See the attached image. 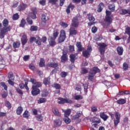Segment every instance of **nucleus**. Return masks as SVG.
<instances>
[{
	"mask_svg": "<svg viewBox=\"0 0 130 130\" xmlns=\"http://www.w3.org/2000/svg\"><path fill=\"white\" fill-rule=\"evenodd\" d=\"M100 69H99L98 67H93L89 71L88 76V80H89V81H90L91 82H93V81H94V77H95V75H96L97 73H100Z\"/></svg>",
	"mask_w": 130,
	"mask_h": 130,
	"instance_id": "f257e3e1",
	"label": "nucleus"
},
{
	"mask_svg": "<svg viewBox=\"0 0 130 130\" xmlns=\"http://www.w3.org/2000/svg\"><path fill=\"white\" fill-rule=\"evenodd\" d=\"M3 24L0 23V38L1 39H3V38H5V36L6 34L8 32L11 31L12 27L10 25H9L7 27H3Z\"/></svg>",
	"mask_w": 130,
	"mask_h": 130,
	"instance_id": "f03ea898",
	"label": "nucleus"
},
{
	"mask_svg": "<svg viewBox=\"0 0 130 130\" xmlns=\"http://www.w3.org/2000/svg\"><path fill=\"white\" fill-rule=\"evenodd\" d=\"M67 38V35L66 34V31L63 29H61L60 31V35L58 39V43H62L64 42V40Z\"/></svg>",
	"mask_w": 130,
	"mask_h": 130,
	"instance_id": "7ed1b4c3",
	"label": "nucleus"
},
{
	"mask_svg": "<svg viewBox=\"0 0 130 130\" xmlns=\"http://www.w3.org/2000/svg\"><path fill=\"white\" fill-rule=\"evenodd\" d=\"M97 44L98 46H99L98 50L100 54H101V55H104V53H105V48L107 47V45L105 43H100Z\"/></svg>",
	"mask_w": 130,
	"mask_h": 130,
	"instance_id": "20e7f679",
	"label": "nucleus"
},
{
	"mask_svg": "<svg viewBox=\"0 0 130 130\" xmlns=\"http://www.w3.org/2000/svg\"><path fill=\"white\" fill-rule=\"evenodd\" d=\"M115 119L114 120V126H117V125L120 122V113L118 112H115Z\"/></svg>",
	"mask_w": 130,
	"mask_h": 130,
	"instance_id": "39448f33",
	"label": "nucleus"
},
{
	"mask_svg": "<svg viewBox=\"0 0 130 130\" xmlns=\"http://www.w3.org/2000/svg\"><path fill=\"white\" fill-rule=\"evenodd\" d=\"M62 55L61 56V62H64L68 60V53H69V51L67 49L62 50Z\"/></svg>",
	"mask_w": 130,
	"mask_h": 130,
	"instance_id": "423d86ee",
	"label": "nucleus"
},
{
	"mask_svg": "<svg viewBox=\"0 0 130 130\" xmlns=\"http://www.w3.org/2000/svg\"><path fill=\"white\" fill-rule=\"evenodd\" d=\"M79 19L77 17H75L72 20L71 25L74 28H78L79 27Z\"/></svg>",
	"mask_w": 130,
	"mask_h": 130,
	"instance_id": "0eeeda50",
	"label": "nucleus"
},
{
	"mask_svg": "<svg viewBox=\"0 0 130 130\" xmlns=\"http://www.w3.org/2000/svg\"><path fill=\"white\" fill-rule=\"evenodd\" d=\"M38 94H40V89H39V88L35 86V85H32L31 95H32V96H36L38 95Z\"/></svg>",
	"mask_w": 130,
	"mask_h": 130,
	"instance_id": "6e6552de",
	"label": "nucleus"
},
{
	"mask_svg": "<svg viewBox=\"0 0 130 130\" xmlns=\"http://www.w3.org/2000/svg\"><path fill=\"white\" fill-rule=\"evenodd\" d=\"M53 123L55 127H59L62 123V119L61 118L56 119L54 120Z\"/></svg>",
	"mask_w": 130,
	"mask_h": 130,
	"instance_id": "1a4fd4ad",
	"label": "nucleus"
},
{
	"mask_svg": "<svg viewBox=\"0 0 130 130\" xmlns=\"http://www.w3.org/2000/svg\"><path fill=\"white\" fill-rule=\"evenodd\" d=\"M70 61L71 63H74L75 61L78 59V53H75L74 54H71L69 56Z\"/></svg>",
	"mask_w": 130,
	"mask_h": 130,
	"instance_id": "9d476101",
	"label": "nucleus"
},
{
	"mask_svg": "<svg viewBox=\"0 0 130 130\" xmlns=\"http://www.w3.org/2000/svg\"><path fill=\"white\" fill-rule=\"evenodd\" d=\"M90 120L93 123H95L94 125H97V124H99L101 122V119L97 117H92L90 119Z\"/></svg>",
	"mask_w": 130,
	"mask_h": 130,
	"instance_id": "9b49d317",
	"label": "nucleus"
},
{
	"mask_svg": "<svg viewBox=\"0 0 130 130\" xmlns=\"http://www.w3.org/2000/svg\"><path fill=\"white\" fill-rule=\"evenodd\" d=\"M47 14H42L41 15V23L43 24H46V22L49 20V17H47Z\"/></svg>",
	"mask_w": 130,
	"mask_h": 130,
	"instance_id": "f8f14e48",
	"label": "nucleus"
},
{
	"mask_svg": "<svg viewBox=\"0 0 130 130\" xmlns=\"http://www.w3.org/2000/svg\"><path fill=\"white\" fill-rule=\"evenodd\" d=\"M31 11L32 13L30 15V17L31 19H36L37 18V16H36V15H37V8L33 7L31 9Z\"/></svg>",
	"mask_w": 130,
	"mask_h": 130,
	"instance_id": "ddd939ff",
	"label": "nucleus"
},
{
	"mask_svg": "<svg viewBox=\"0 0 130 130\" xmlns=\"http://www.w3.org/2000/svg\"><path fill=\"white\" fill-rule=\"evenodd\" d=\"M21 41L22 45L24 46V45H25L27 43V42H28L27 35L23 34V35L21 37Z\"/></svg>",
	"mask_w": 130,
	"mask_h": 130,
	"instance_id": "4468645a",
	"label": "nucleus"
},
{
	"mask_svg": "<svg viewBox=\"0 0 130 130\" xmlns=\"http://www.w3.org/2000/svg\"><path fill=\"white\" fill-rule=\"evenodd\" d=\"M55 39H54L52 37H49L48 38V42L50 46H54L56 44V42H55Z\"/></svg>",
	"mask_w": 130,
	"mask_h": 130,
	"instance_id": "2eb2a0df",
	"label": "nucleus"
},
{
	"mask_svg": "<svg viewBox=\"0 0 130 130\" xmlns=\"http://www.w3.org/2000/svg\"><path fill=\"white\" fill-rule=\"evenodd\" d=\"M69 33L70 35H71V36H75L77 34L78 31H77L75 27H71L69 29Z\"/></svg>",
	"mask_w": 130,
	"mask_h": 130,
	"instance_id": "dca6fc26",
	"label": "nucleus"
},
{
	"mask_svg": "<svg viewBox=\"0 0 130 130\" xmlns=\"http://www.w3.org/2000/svg\"><path fill=\"white\" fill-rule=\"evenodd\" d=\"M52 111L53 113H54L55 116H58V117H60L61 114H60V113H59V111H58V109L57 108H53L52 109Z\"/></svg>",
	"mask_w": 130,
	"mask_h": 130,
	"instance_id": "f3484780",
	"label": "nucleus"
},
{
	"mask_svg": "<svg viewBox=\"0 0 130 130\" xmlns=\"http://www.w3.org/2000/svg\"><path fill=\"white\" fill-rule=\"evenodd\" d=\"M28 5L27 4L24 3H22L21 4H20L18 6V11H25L26 10V8H27Z\"/></svg>",
	"mask_w": 130,
	"mask_h": 130,
	"instance_id": "a211bd4d",
	"label": "nucleus"
},
{
	"mask_svg": "<svg viewBox=\"0 0 130 130\" xmlns=\"http://www.w3.org/2000/svg\"><path fill=\"white\" fill-rule=\"evenodd\" d=\"M71 10H74L75 9V5H73L72 3H70L66 9V12L68 15L71 13Z\"/></svg>",
	"mask_w": 130,
	"mask_h": 130,
	"instance_id": "6ab92c4d",
	"label": "nucleus"
},
{
	"mask_svg": "<svg viewBox=\"0 0 130 130\" xmlns=\"http://www.w3.org/2000/svg\"><path fill=\"white\" fill-rule=\"evenodd\" d=\"M104 21L107 23V26H109L112 23V18L110 16H106Z\"/></svg>",
	"mask_w": 130,
	"mask_h": 130,
	"instance_id": "aec40b11",
	"label": "nucleus"
},
{
	"mask_svg": "<svg viewBox=\"0 0 130 130\" xmlns=\"http://www.w3.org/2000/svg\"><path fill=\"white\" fill-rule=\"evenodd\" d=\"M76 46L77 47V51L79 52H81L83 50V47L82 46V43L81 42H77L76 43Z\"/></svg>",
	"mask_w": 130,
	"mask_h": 130,
	"instance_id": "412c9836",
	"label": "nucleus"
},
{
	"mask_svg": "<svg viewBox=\"0 0 130 130\" xmlns=\"http://www.w3.org/2000/svg\"><path fill=\"white\" fill-rule=\"evenodd\" d=\"M103 8H104V3H101L98 6L97 12L98 13H101L103 10Z\"/></svg>",
	"mask_w": 130,
	"mask_h": 130,
	"instance_id": "4be33fe9",
	"label": "nucleus"
},
{
	"mask_svg": "<svg viewBox=\"0 0 130 130\" xmlns=\"http://www.w3.org/2000/svg\"><path fill=\"white\" fill-rule=\"evenodd\" d=\"M100 116L101 118L103 119L104 121H106L107 120V119L108 118V116L107 115L105 114V113L104 112H102L100 113Z\"/></svg>",
	"mask_w": 130,
	"mask_h": 130,
	"instance_id": "5701e85b",
	"label": "nucleus"
},
{
	"mask_svg": "<svg viewBox=\"0 0 130 130\" xmlns=\"http://www.w3.org/2000/svg\"><path fill=\"white\" fill-rule=\"evenodd\" d=\"M82 114L83 112L82 111H77L76 114L73 116V119H78V118L82 116Z\"/></svg>",
	"mask_w": 130,
	"mask_h": 130,
	"instance_id": "b1692460",
	"label": "nucleus"
},
{
	"mask_svg": "<svg viewBox=\"0 0 130 130\" xmlns=\"http://www.w3.org/2000/svg\"><path fill=\"white\" fill-rule=\"evenodd\" d=\"M117 52L118 55H122L123 54V48H122V47L118 46L117 48Z\"/></svg>",
	"mask_w": 130,
	"mask_h": 130,
	"instance_id": "393cba45",
	"label": "nucleus"
},
{
	"mask_svg": "<svg viewBox=\"0 0 130 130\" xmlns=\"http://www.w3.org/2000/svg\"><path fill=\"white\" fill-rule=\"evenodd\" d=\"M3 28H7L9 27V19H4L2 22Z\"/></svg>",
	"mask_w": 130,
	"mask_h": 130,
	"instance_id": "a878e982",
	"label": "nucleus"
},
{
	"mask_svg": "<svg viewBox=\"0 0 130 130\" xmlns=\"http://www.w3.org/2000/svg\"><path fill=\"white\" fill-rule=\"evenodd\" d=\"M47 67H49V68H53V69H55V68H57L58 67V64L57 63L49 62L47 64Z\"/></svg>",
	"mask_w": 130,
	"mask_h": 130,
	"instance_id": "bb28decb",
	"label": "nucleus"
},
{
	"mask_svg": "<svg viewBox=\"0 0 130 130\" xmlns=\"http://www.w3.org/2000/svg\"><path fill=\"white\" fill-rule=\"evenodd\" d=\"M82 55L85 58H88L90 56V52L88 50H84L82 52Z\"/></svg>",
	"mask_w": 130,
	"mask_h": 130,
	"instance_id": "cd10ccee",
	"label": "nucleus"
},
{
	"mask_svg": "<svg viewBox=\"0 0 130 130\" xmlns=\"http://www.w3.org/2000/svg\"><path fill=\"white\" fill-rule=\"evenodd\" d=\"M43 84L45 85L50 84V77L45 78L43 80Z\"/></svg>",
	"mask_w": 130,
	"mask_h": 130,
	"instance_id": "c85d7f7f",
	"label": "nucleus"
},
{
	"mask_svg": "<svg viewBox=\"0 0 130 130\" xmlns=\"http://www.w3.org/2000/svg\"><path fill=\"white\" fill-rule=\"evenodd\" d=\"M23 112V108L21 106L18 107L16 109V114L17 115H21Z\"/></svg>",
	"mask_w": 130,
	"mask_h": 130,
	"instance_id": "c756f323",
	"label": "nucleus"
},
{
	"mask_svg": "<svg viewBox=\"0 0 130 130\" xmlns=\"http://www.w3.org/2000/svg\"><path fill=\"white\" fill-rule=\"evenodd\" d=\"M39 65L41 68H43V67H45V60H44V58H40V61Z\"/></svg>",
	"mask_w": 130,
	"mask_h": 130,
	"instance_id": "7c9ffc66",
	"label": "nucleus"
},
{
	"mask_svg": "<svg viewBox=\"0 0 130 130\" xmlns=\"http://www.w3.org/2000/svg\"><path fill=\"white\" fill-rule=\"evenodd\" d=\"M108 9L112 12H114L115 11V5L113 3L109 4Z\"/></svg>",
	"mask_w": 130,
	"mask_h": 130,
	"instance_id": "2f4dec72",
	"label": "nucleus"
},
{
	"mask_svg": "<svg viewBox=\"0 0 130 130\" xmlns=\"http://www.w3.org/2000/svg\"><path fill=\"white\" fill-rule=\"evenodd\" d=\"M117 104L122 105V104H125L126 103V101L124 99H120L117 101Z\"/></svg>",
	"mask_w": 130,
	"mask_h": 130,
	"instance_id": "473e14b6",
	"label": "nucleus"
},
{
	"mask_svg": "<svg viewBox=\"0 0 130 130\" xmlns=\"http://www.w3.org/2000/svg\"><path fill=\"white\" fill-rule=\"evenodd\" d=\"M58 104H66V99L62 98H58Z\"/></svg>",
	"mask_w": 130,
	"mask_h": 130,
	"instance_id": "72a5a7b5",
	"label": "nucleus"
},
{
	"mask_svg": "<svg viewBox=\"0 0 130 130\" xmlns=\"http://www.w3.org/2000/svg\"><path fill=\"white\" fill-rule=\"evenodd\" d=\"M36 118L38 121H42L43 120V116H42V114L37 115Z\"/></svg>",
	"mask_w": 130,
	"mask_h": 130,
	"instance_id": "f704fd0d",
	"label": "nucleus"
},
{
	"mask_svg": "<svg viewBox=\"0 0 130 130\" xmlns=\"http://www.w3.org/2000/svg\"><path fill=\"white\" fill-rule=\"evenodd\" d=\"M48 91L47 90H43L42 93H41V96L42 97H47L48 96Z\"/></svg>",
	"mask_w": 130,
	"mask_h": 130,
	"instance_id": "c9c22d12",
	"label": "nucleus"
},
{
	"mask_svg": "<svg viewBox=\"0 0 130 130\" xmlns=\"http://www.w3.org/2000/svg\"><path fill=\"white\" fill-rule=\"evenodd\" d=\"M19 18H20V15H19V14L18 13L13 14L12 16V19L13 21H17V20H18Z\"/></svg>",
	"mask_w": 130,
	"mask_h": 130,
	"instance_id": "e433bc0d",
	"label": "nucleus"
},
{
	"mask_svg": "<svg viewBox=\"0 0 130 130\" xmlns=\"http://www.w3.org/2000/svg\"><path fill=\"white\" fill-rule=\"evenodd\" d=\"M72 113V110L71 109H68L66 111H64V116L65 117H69L70 116V115Z\"/></svg>",
	"mask_w": 130,
	"mask_h": 130,
	"instance_id": "4c0bfd02",
	"label": "nucleus"
},
{
	"mask_svg": "<svg viewBox=\"0 0 130 130\" xmlns=\"http://www.w3.org/2000/svg\"><path fill=\"white\" fill-rule=\"evenodd\" d=\"M25 25H26V20L22 18L20 21L19 26L20 27H22V28H24V27H25Z\"/></svg>",
	"mask_w": 130,
	"mask_h": 130,
	"instance_id": "58836bf2",
	"label": "nucleus"
},
{
	"mask_svg": "<svg viewBox=\"0 0 130 130\" xmlns=\"http://www.w3.org/2000/svg\"><path fill=\"white\" fill-rule=\"evenodd\" d=\"M8 77L9 80H14L15 77H14V73L13 72H9L8 75Z\"/></svg>",
	"mask_w": 130,
	"mask_h": 130,
	"instance_id": "ea45409f",
	"label": "nucleus"
},
{
	"mask_svg": "<svg viewBox=\"0 0 130 130\" xmlns=\"http://www.w3.org/2000/svg\"><path fill=\"white\" fill-rule=\"evenodd\" d=\"M46 102V99L43 98H40L38 101V103H39V104H41V103H45Z\"/></svg>",
	"mask_w": 130,
	"mask_h": 130,
	"instance_id": "a19ab883",
	"label": "nucleus"
},
{
	"mask_svg": "<svg viewBox=\"0 0 130 130\" xmlns=\"http://www.w3.org/2000/svg\"><path fill=\"white\" fill-rule=\"evenodd\" d=\"M37 30H38V26L35 25H32L30 26V31L31 32L37 31Z\"/></svg>",
	"mask_w": 130,
	"mask_h": 130,
	"instance_id": "79ce46f5",
	"label": "nucleus"
},
{
	"mask_svg": "<svg viewBox=\"0 0 130 130\" xmlns=\"http://www.w3.org/2000/svg\"><path fill=\"white\" fill-rule=\"evenodd\" d=\"M69 52L73 53L75 51V46L73 45H69Z\"/></svg>",
	"mask_w": 130,
	"mask_h": 130,
	"instance_id": "37998d69",
	"label": "nucleus"
},
{
	"mask_svg": "<svg viewBox=\"0 0 130 130\" xmlns=\"http://www.w3.org/2000/svg\"><path fill=\"white\" fill-rule=\"evenodd\" d=\"M26 21L28 25H33V20L29 17H27Z\"/></svg>",
	"mask_w": 130,
	"mask_h": 130,
	"instance_id": "c03bdc74",
	"label": "nucleus"
},
{
	"mask_svg": "<svg viewBox=\"0 0 130 130\" xmlns=\"http://www.w3.org/2000/svg\"><path fill=\"white\" fill-rule=\"evenodd\" d=\"M63 119L67 124H69V123H71V119H70L69 117H65Z\"/></svg>",
	"mask_w": 130,
	"mask_h": 130,
	"instance_id": "a18cd8bd",
	"label": "nucleus"
},
{
	"mask_svg": "<svg viewBox=\"0 0 130 130\" xmlns=\"http://www.w3.org/2000/svg\"><path fill=\"white\" fill-rule=\"evenodd\" d=\"M60 26H62L63 28H68L69 26V24L66 22H64L63 21H61L60 22Z\"/></svg>",
	"mask_w": 130,
	"mask_h": 130,
	"instance_id": "49530a36",
	"label": "nucleus"
},
{
	"mask_svg": "<svg viewBox=\"0 0 130 130\" xmlns=\"http://www.w3.org/2000/svg\"><path fill=\"white\" fill-rule=\"evenodd\" d=\"M5 106L8 108V109H11L12 108V104L9 101H7L5 102Z\"/></svg>",
	"mask_w": 130,
	"mask_h": 130,
	"instance_id": "de8ad7c7",
	"label": "nucleus"
},
{
	"mask_svg": "<svg viewBox=\"0 0 130 130\" xmlns=\"http://www.w3.org/2000/svg\"><path fill=\"white\" fill-rule=\"evenodd\" d=\"M29 112L28 111H25L23 114V117L24 118H28L29 116Z\"/></svg>",
	"mask_w": 130,
	"mask_h": 130,
	"instance_id": "09e8293b",
	"label": "nucleus"
},
{
	"mask_svg": "<svg viewBox=\"0 0 130 130\" xmlns=\"http://www.w3.org/2000/svg\"><path fill=\"white\" fill-rule=\"evenodd\" d=\"M24 81L25 82L24 88H25L27 91H29V87H28V79H25Z\"/></svg>",
	"mask_w": 130,
	"mask_h": 130,
	"instance_id": "8fccbe9b",
	"label": "nucleus"
},
{
	"mask_svg": "<svg viewBox=\"0 0 130 130\" xmlns=\"http://www.w3.org/2000/svg\"><path fill=\"white\" fill-rule=\"evenodd\" d=\"M13 45L14 48H19L20 47V43L19 42H14Z\"/></svg>",
	"mask_w": 130,
	"mask_h": 130,
	"instance_id": "3c124183",
	"label": "nucleus"
},
{
	"mask_svg": "<svg viewBox=\"0 0 130 130\" xmlns=\"http://www.w3.org/2000/svg\"><path fill=\"white\" fill-rule=\"evenodd\" d=\"M123 70L124 71H127L128 70V64L126 62L123 63Z\"/></svg>",
	"mask_w": 130,
	"mask_h": 130,
	"instance_id": "603ef678",
	"label": "nucleus"
},
{
	"mask_svg": "<svg viewBox=\"0 0 130 130\" xmlns=\"http://www.w3.org/2000/svg\"><path fill=\"white\" fill-rule=\"evenodd\" d=\"M120 15H124L127 14V10L126 9H121L120 11Z\"/></svg>",
	"mask_w": 130,
	"mask_h": 130,
	"instance_id": "864d4df0",
	"label": "nucleus"
},
{
	"mask_svg": "<svg viewBox=\"0 0 130 130\" xmlns=\"http://www.w3.org/2000/svg\"><path fill=\"white\" fill-rule=\"evenodd\" d=\"M41 42L42 40L40 37H38L37 40H36V44H37L38 45H41Z\"/></svg>",
	"mask_w": 130,
	"mask_h": 130,
	"instance_id": "5fc2aeb1",
	"label": "nucleus"
},
{
	"mask_svg": "<svg viewBox=\"0 0 130 130\" xmlns=\"http://www.w3.org/2000/svg\"><path fill=\"white\" fill-rule=\"evenodd\" d=\"M16 92L20 94V95H23V90H21V89L19 88L18 87H16L15 89Z\"/></svg>",
	"mask_w": 130,
	"mask_h": 130,
	"instance_id": "6e6d98bb",
	"label": "nucleus"
},
{
	"mask_svg": "<svg viewBox=\"0 0 130 130\" xmlns=\"http://www.w3.org/2000/svg\"><path fill=\"white\" fill-rule=\"evenodd\" d=\"M83 85V87L84 89V92H85V94H87L88 93V85L87 84H84Z\"/></svg>",
	"mask_w": 130,
	"mask_h": 130,
	"instance_id": "4d7b16f0",
	"label": "nucleus"
},
{
	"mask_svg": "<svg viewBox=\"0 0 130 130\" xmlns=\"http://www.w3.org/2000/svg\"><path fill=\"white\" fill-rule=\"evenodd\" d=\"M98 110V109H97V107L95 106H91V112H97Z\"/></svg>",
	"mask_w": 130,
	"mask_h": 130,
	"instance_id": "13d9d810",
	"label": "nucleus"
},
{
	"mask_svg": "<svg viewBox=\"0 0 130 130\" xmlns=\"http://www.w3.org/2000/svg\"><path fill=\"white\" fill-rule=\"evenodd\" d=\"M125 34H127V35H130V27L127 26L125 28Z\"/></svg>",
	"mask_w": 130,
	"mask_h": 130,
	"instance_id": "bf43d9fd",
	"label": "nucleus"
},
{
	"mask_svg": "<svg viewBox=\"0 0 130 130\" xmlns=\"http://www.w3.org/2000/svg\"><path fill=\"white\" fill-rule=\"evenodd\" d=\"M88 20L90 22H94L95 21V18L93 17V15L88 16Z\"/></svg>",
	"mask_w": 130,
	"mask_h": 130,
	"instance_id": "052dcab7",
	"label": "nucleus"
},
{
	"mask_svg": "<svg viewBox=\"0 0 130 130\" xmlns=\"http://www.w3.org/2000/svg\"><path fill=\"white\" fill-rule=\"evenodd\" d=\"M60 77H61V78H66V77L68 76V73L66 72H62L60 73Z\"/></svg>",
	"mask_w": 130,
	"mask_h": 130,
	"instance_id": "680f3d73",
	"label": "nucleus"
},
{
	"mask_svg": "<svg viewBox=\"0 0 130 130\" xmlns=\"http://www.w3.org/2000/svg\"><path fill=\"white\" fill-rule=\"evenodd\" d=\"M57 36H58V31H54V32L53 33V38H54V39H56V38H57Z\"/></svg>",
	"mask_w": 130,
	"mask_h": 130,
	"instance_id": "e2e57ef3",
	"label": "nucleus"
},
{
	"mask_svg": "<svg viewBox=\"0 0 130 130\" xmlns=\"http://www.w3.org/2000/svg\"><path fill=\"white\" fill-rule=\"evenodd\" d=\"M39 4L41 6H44L46 5V0H41L39 1Z\"/></svg>",
	"mask_w": 130,
	"mask_h": 130,
	"instance_id": "0e129e2a",
	"label": "nucleus"
},
{
	"mask_svg": "<svg viewBox=\"0 0 130 130\" xmlns=\"http://www.w3.org/2000/svg\"><path fill=\"white\" fill-rule=\"evenodd\" d=\"M81 74H88V70H87L84 68H81Z\"/></svg>",
	"mask_w": 130,
	"mask_h": 130,
	"instance_id": "69168bd1",
	"label": "nucleus"
},
{
	"mask_svg": "<svg viewBox=\"0 0 130 130\" xmlns=\"http://www.w3.org/2000/svg\"><path fill=\"white\" fill-rule=\"evenodd\" d=\"M41 86H42V83L40 82H37L35 84V86L38 88L41 87Z\"/></svg>",
	"mask_w": 130,
	"mask_h": 130,
	"instance_id": "338daca9",
	"label": "nucleus"
},
{
	"mask_svg": "<svg viewBox=\"0 0 130 130\" xmlns=\"http://www.w3.org/2000/svg\"><path fill=\"white\" fill-rule=\"evenodd\" d=\"M75 100H82L83 96L81 95H77L75 96Z\"/></svg>",
	"mask_w": 130,
	"mask_h": 130,
	"instance_id": "774afa93",
	"label": "nucleus"
}]
</instances>
